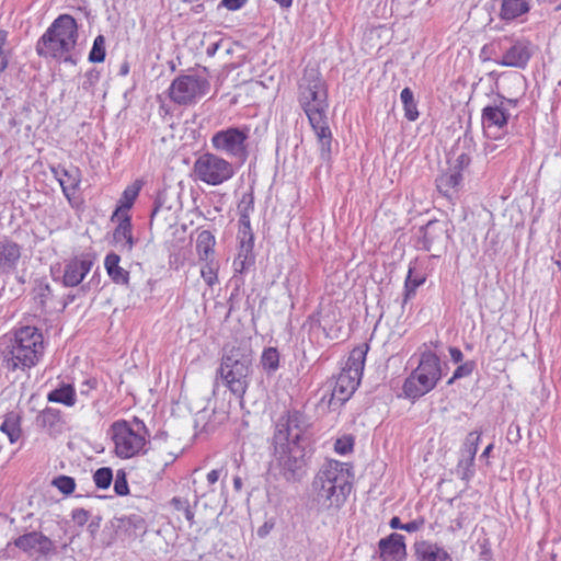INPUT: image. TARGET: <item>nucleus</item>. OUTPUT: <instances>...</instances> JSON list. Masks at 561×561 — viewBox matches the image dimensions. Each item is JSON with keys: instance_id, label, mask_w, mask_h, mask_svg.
I'll return each mask as SVG.
<instances>
[{"instance_id": "nucleus-55", "label": "nucleus", "mask_w": 561, "mask_h": 561, "mask_svg": "<svg viewBox=\"0 0 561 561\" xmlns=\"http://www.w3.org/2000/svg\"><path fill=\"white\" fill-rule=\"evenodd\" d=\"M424 525V520L423 519H414V520H411L409 523H405L402 527L403 530L408 531V533H414V531H417L420 530Z\"/></svg>"}, {"instance_id": "nucleus-44", "label": "nucleus", "mask_w": 561, "mask_h": 561, "mask_svg": "<svg viewBox=\"0 0 561 561\" xmlns=\"http://www.w3.org/2000/svg\"><path fill=\"white\" fill-rule=\"evenodd\" d=\"M432 388H398L397 398L411 399L412 402L427 393Z\"/></svg>"}, {"instance_id": "nucleus-7", "label": "nucleus", "mask_w": 561, "mask_h": 561, "mask_svg": "<svg viewBox=\"0 0 561 561\" xmlns=\"http://www.w3.org/2000/svg\"><path fill=\"white\" fill-rule=\"evenodd\" d=\"M193 172L196 180L213 186L220 185L234 175L232 163L211 152H205L195 160Z\"/></svg>"}, {"instance_id": "nucleus-40", "label": "nucleus", "mask_w": 561, "mask_h": 561, "mask_svg": "<svg viewBox=\"0 0 561 561\" xmlns=\"http://www.w3.org/2000/svg\"><path fill=\"white\" fill-rule=\"evenodd\" d=\"M423 283L424 278L413 277V271L412 268H410L404 284V304L410 299L411 296L415 294L416 288L421 286Z\"/></svg>"}, {"instance_id": "nucleus-61", "label": "nucleus", "mask_w": 561, "mask_h": 561, "mask_svg": "<svg viewBox=\"0 0 561 561\" xmlns=\"http://www.w3.org/2000/svg\"><path fill=\"white\" fill-rule=\"evenodd\" d=\"M270 526L265 523L262 527L257 529L259 537H265L270 531Z\"/></svg>"}, {"instance_id": "nucleus-46", "label": "nucleus", "mask_w": 561, "mask_h": 561, "mask_svg": "<svg viewBox=\"0 0 561 561\" xmlns=\"http://www.w3.org/2000/svg\"><path fill=\"white\" fill-rule=\"evenodd\" d=\"M171 505L173 506L174 510H176L179 512H183L185 518L188 522L193 520L194 513L192 512V510L190 507V503H188V501L186 499L173 497L171 500Z\"/></svg>"}, {"instance_id": "nucleus-12", "label": "nucleus", "mask_w": 561, "mask_h": 561, "mask_svg": "<svg viewBox=\"0 0 561 561\" xmlns=\"http://www.w3.org/2000/svg\"><path fill=\"white\" fill-rule=\"evenodd\" d=\"M510 116L507 106L497 104L496 101L485 106L481 115L484 135L488 138L499 139L506 133Z\"/></svg>"}, {"instance_id": "nucleus-11", "label": "nucleus", "mask_w": 561, "mask_h": 561, "mask_svg": "<svg viewBox=\"0 0 561 561\" xmlns=\"http://www.w3.org/2000/svg\"><path fill=\"white\" fill-rule=\"evenodd\" d=\"M448 365L442 363L439 357L431 352H423L419 366L413 373V377L422 386H436V383L447 374Z\"/></svg>"}, {"instance_id": "nucleus-2", "label": "nucleus", "mask_w": 561, "mask_h": 561, "mask_svg": "<svg viewBox=\"0 0 561 561\" xmlns=\"http://www.w3.org/2000/svg\"><path fill=\"white\" fill-rule=\"evenodd\" d=\"M299 104L317 136L320 156L328 161L332 153V133L328 124V91L316 69L306 70L299 83Z\"/></svg>"}, {"instance_id": "nucleus-4", "label": "nucleus", "mask_w": 561, "mask_h": 561, "mask_svg": "<svg viewBox=\"0 0 561 561\" xmlns=\"http://www.w3.org/2000/svg\"><path fill=\"white\" fill-rule=\"evenodd\" d=\"M78 36L76 20L69 14H61L37 41L36 53L44 58L75 64L71 51L77 45Z\"/></svg>"}, {"instance_id": "nucleus-64", "label": "nucleus", "mask_w": 561, "mask_h": 561, "mask_svg": "<svg viewBox=\"0 0 561 561\" xmlns=\"http://www.w3.org/2000/svg\"><path fill=\"white\" fill-rule=\"evenodd\" d=\"M230 391L236 394V396H240L242 397L244 393H245V390L247 388H242V387H239V388H229Z\"/></svg>"}, {"instance_id": "nucleus-54", "label": "nucleus", "mask_w": 561, "mask_h": 561, "mask_svg": "<svg viewBox=\"0 0 561 561\" xmlns=\"http://www.w3.org/2000/svg\"><path fill=\"white\" fill-rule=\"evenodd\" d=\"M248 0H221L220 5L230 11H236L242 8Z\"/></svg>"}, {"instance_id": "nucleus-41", "label": "nucleus", "mask_w": 561, "mask_h": 561, "mask_svg": "<svg viewBox=\"0 0 561 561\" xmlns=\"http://www.w3.org/2000/svg\"><path fill=\"white\" fill-rule=\"evenodd\" d=\"M0 432L5 434L10 440V443H15L20 438L21 430L18 426L16 422L10 419H5L0 424Z\"/></svg>"}, {"instance_id": "nucleus-36", "label": "nucleus", "mask_w": 561, "mask_h": 561, "mask_svg": "<svg viewBox=\"0 0 561 561\" xmlns=\"http://www.w3.org/2000/svg\"><path fill=\"white\" fill-rule=\"evenodd\" d=\"M237 208L239 221H250V215L254 211V194L252 191L242 195Z\"/></svg>"}, {"instance_id": "nucleus-42", "label": "nucleus", "mask_w": 561, "mask_h": 561, "mask_svg": "<svg viewBox=\"0 0 561 561\" xmlns=\"http://www.w3.org/2000/svg\"><path fill=\"white\" fill-rule=\"evenodd\" d=\"M51 484L66 495L71 494L76 488L75 479L68 476L56 477Z\"/></svg>"}, {"instance_id": "nucleus-19", "label": "nucleus", "mask_w": 561, "mask_h": 561, "mask_svg": "<svg viewBox=\"0 0 561 561\" xmlns=\"http://www.w3.org/2000/svg\"><path fill=\"white\" fill-rule=\"evenodd\" d=\"M378 546L382 561H402L407 554L404 537L397 533L382 538Z\"/></svg>"}, {"instance_id": "nucleus-34", "label": "nucleus", "mask_w": 561, "mask_h": 561, "mask_svg": "<svg viewBox=\"0 0 561 561\" xmlns=\"http://www.w3.org/2000/svg\"><path fill=\"white\" fill-rule=\"evenodd\" d=\"M48 401L72 407L76 403L75 388H55L47 396Z\"/></svg>"}, {"instance_id": "nucleus-56", "label": "nucleus", "mask_w": 561, "mask_h": 561, "mask_svg": "<svg viewBox=\"0 0 561 561\" xmlns=\"http://www.w3.org/2000/svg\"><path fill=\"white\" fill-rule=\"evenodd\" d=\"M507 437L511 442H518L520 438L519 435V426L518 425H511L508 427Z\"/></svg>"}, {"instance_id": "nucleus-3", "label": "nucleus", "mask_w": 561, "mask_h": 561, "mask_svg": "<svg viewBox=\"0 0 561 561\" xmlns=\"http://www.w3.org/2000/svg\"><path fill=\"white\" fill-rule=\"evenodd\" d=\"M353 467L348 462L329 460L322 465L312 481L314 500L323 508L339 510L353 488Z\"/></svg>"}, {"instance_id": "nucleus-29", "label": "nucleus", "mask_w": 561, "mask_h": 561, "mask_svg": "<svg viewBox=\"0 0 561 561\" xmlns=\"http://www.w3.org/2000/svg\"><path fill=\"white\" fill-rule=\"evenodd\" d=\"M214 420H210L208 408H204L198 411L195 416L196 426H202V431L210 432L215 428L216 424L221 423L226 417L227 413L225 411L216 412L213 409Z\"/></svg>"}, {"instance_id": "nucleus-22", "label": "nucleus", "mask_w": 561, "mask_h": 561, "mask_svg": "<svg viewBox=\"0 0 561 561\" xmlns=\"http://www.w3.org/2000/svg\"><path fill=\"white\" fill-rule=\"evenodd\" d=\"M118 217L119 222L113 233L114 242L119 245L121 251L130 252L134 247L130 217L128 214Z\"/></svg>"}, {"instance_id": "nucleus-1", "label": "nucleus", "mask_w": 561, "mask_h": 561, "mask_svg": "<svg viewBox=\"0 0 561 561\" xmlns=\"http://www.w3.org/2000/svg\"><path fill=\"white\" fill-rule=\"evenodd\" d=\"M308 427V419L299 411L282 415L275 424L272 463L282 470L286 480L299 476L305 466L304 450L299 442Z\"/></svg>"}, {"instance_id": "nucleus-16", "label": "nucleus", "mask_w": 561, "mask_h": 561, "mask_svg": "<svg viewBox=\"0 0 561 561\" xmlns=\"http://www.w3.org/2000/svg\"><path fill=\"white\" fill-rule=\"evenodd\" d=\"M238 240L240 248L238 257L234 260L233 264L238 271H242L245 268L247 264H251L254 261V234L250 221H239Z\"/></svg>"}, {"instance_id": "nucleus-8", "label": "nucleus", "mask_w": 561, "mask_h": 561, "mask_svg": "<svg viewBox=\"0 0 561 561\" xmlns=\"http://www.w3.org/2000/svg\"><path fill=\"white\" fill-rule=\"evenodd\" d=\"M249 134L250 128L248 126L228 127L218 130L211 136V147L216 151L243 163L249 157Z\"/></svg>"}, {"instance_id": "nucleus-17", "label": "nucleus", "mask_w": 561, "mask_h": 561, "mask_svg": "<svg viewBox=\"0 0 561 561\" xmlns=\"http://www.w3.org/2000/svg\"><path fill=\"white\" fill-rule=\"evenodd\" d=\"M531 57L530 43L517 39L504 51L502 58L496 60L501 66L524 69Z\"/></svg>"}, {"instance_id": "nucleus-38", "label": "nucleus", "mask_w": 561, "mask_h": 561, "mask_svg": "<svg viewBox=\"0 0 561 561\" xmlns=\"http://www.w3.org/2000/svg\"><path fill=\"white\" fill-rule=\"evenodd\" d=\"M105 59V38L103 35H98L94 38L93 46L89 53V61L102 62Z\"/></svg>"}, {"instance_id": "nucleus-26", "label": "nucleus", "mask_w": 561, "mask_h": 561, "mask_svg": "<svg viewBox=\"0 0 561 561\" xmlns=\"http://www.w3.org/2000/svg\"><path fill=\"white\" fill-rule=\"evenodd\" d=\"M462 174L457 170L449 169L436 179L438 191L445 196H449L453 190H457L462 183Z\"/></svg>"}, {"instance_id": "nucleus-51", "label": "nucleus", "mask_w": 561, "mask_h": 561, "mask_svg": "<svg viewBox=\"0 0 561 561\" xmlns=\"http://www.w3.org/2000/svg\"><path fill=\"white\" fill-rule=\"evenodd\" d=\"M39 420L43 425H54L59 420V411L55 409H45L42 412Z\"/></svg>"}, {"instance_id": "nucleus-53", "label": "nucleus", "mask_w": 561, "mask_h": 561, "mask_svg": "<svg viewBox=\"0 0 561 561\" xmlns=\"http://www.w3.org/2000/svg\"><path fill=\"white\" fill-rule=\"evenodd\" d=\"M471 162V159L470 157L462 152L460 153L457 158H456V161H455V164L453 168H450L451 170H457L459 171V173L462 174V171L468 168V165L470 164Z\"/></svg>"}, {"instance_id": "nucleus-45", "label": "nucleus", "mask_w": 561, "mask_h": 561, "mask_svg": "<svg viewBox=\"0 0 561 561\" xmlns=\"http://www.w3.org/2000/svg\"><path fill=\"white\" fill-rule=\"evenodd\" d=\"M8 32L0 31V73L5 70L9 64L8 48Z\"/></svg>"}, {"instance_id": "nucleus-59", "label": "nucleus", "mask_w": 561, "mask_h": 561, "mask_svg": "<svg viewBox=\"0 0 561 561\" xmlns=\"http://www.w3.org/2000/svg\"><path fill=\"white\" fill-rule=\"evenodd\" d=\"M517 99H507L504 96H500L496 103L502 104L503 106H507V108L510 110V107H515L517 105Z\"/></svg>"}, {"instance_id": "nucleus-23", "label": "nucleus", "mask_w": 561, "mask_h": 561, "mask_svg": "<svg viewBox=\"0 0 561 561\" xmlns=\"http://www.w3.org/2000/svg\"><path fill=\"white\" fill-rule=\"evenodd\" d=\"M530 10V0H502L500 18L504 21H513Z\"/></svg>"}, {"instance_id": "nucleus-62", "label": "nucleus", "mask_w": 561, "mask_h": 561, "mask_svg": "<svg viewBox=\"0 0 561 561\" xmlns=\"http://www.w3.org/2000/svg\"><path fill=\"white\" fill-rule=\"evenodd\" d=\"M219 47V43H214L210 46L207 47L206 54L208 56H214Z\"/></svg>"}, {"instance_id": "nucleus-14", "label": "nucleus", "mask_w": 561, "mask_h": 561, "mask_svg": "<svg viewBox=\"0 0 561 561\" xmlns=\"http://www.w3.org/2000/svg\"><path fill=\"white\" fill-rule=\"evenodd\" d=\"M417 244L425 251L442 250L446 248L448 236V224L440 220H430L419 230Z\"/></svg>"}, {"instance_id": "nucleus-43", "label": "nucleus", "mask_w": 561, "mask_h": 561, "mask_svg": "<svg viewBox=\"0 0 561 561\" xmlns=\"http://www.w3.org/2000/svg\"><path fill=\"white\" fill-rule=\"evenodd\" d=\"M100 71H98L94 68L90 69L84 73L83 79L80 83V89H82L85 92L93 93V89L100 81Z\"/></svg>"}, {"instance_id": "nucleus-30", "label": "nucleus", "mask_w": 561, "mask_h": 561, "mask_svg": "<svg viewBox=\"0 0 561 561\" xmlns=\"http://www.w3.org/2000/svg\"><path fill=\"white\" fill-rule=\"evenodd\" d=\"M356 388H332L329 399L323 394L321 402L327 401L328 408L335 410L343 405L353 394Z\"/></svg>"}, {"instance_id": "nucleus-21", "label": "nucleus", "mask_w": 561, "mask_h": 561, "mask_svg": "<svg viewBox=\"0 0 561 561\" xmlns=\"http://www.w3.org/2000/svg\"><path fill=\"white\" fill-rule=\"evenodd\" d=\"M92 262L75 257L70 260L64 271L62 282L65 286L73 287L79 285L84 276L90 272Z\"/></svg>"}, {"instance_id": "nucleus-39", "label": "nucleus", "mask_w": 561, "mask_h": 561, "mask_svg": "<svg viewBox=\"0 0 561 561\" xmlns=\"http://www.w3.org/2000/svg\"><path fill=\"white\" fill-rule=\"evenodd\" d=\"M93 481L99 489H107L113 481V471L108 467L98 469L93 474Z\"/></svg>"}, {"instance_id": "nucleus-48", "label": "nucleus", "mask_w": 561, "mask_h": 561, "mask_svg": "<svg viewBox=\"0 0 561 561\" xmlns=\"http://www.w3.org/2000/svg\"><path fill=\"white\" fill-rule=\"evenodd\" d=\"M114 491L117 495H127L129 492L126 474L124 471L118 470L114 480Z\"/></svg>"}, {"instance_id": "nucleus-28", "label": "nucleus", "mask_w": 561, "mask_h": 561, "mask_svg": "<svg viewBox=\"0 0 561 561\" xmlns=\"http://www.w3.org/2000/svg\"><path fill=\"white\" fill-rule=\"evenodd\" d=\"M420 561H449V554L440 547L422 542L416 547Z\"/></svg>"}, {"instance_id": "nucleus-27", "label": "nucleus", "mask_w": 561, "mask_h": 561, "mask_svg": "<svg viewBox=\"0 0 561 561\" xmlns=\"http://www.w3.org/2000/svg\"><path fill=\"white\" fill-rule=\"evenodd\" d=\"M216 240L214 234L208 230H203L198 233L196 240V252L199 261L214 259V247Z\"/></svg>"}, {"instance_id": "nucleus-50", "label": "nucleus", "mask_w": 561, "mask_h": 561, "mask_svg": "<svg viewBox=\"0 0 561 561\" xmlns=\"http://www.w3.org/2000/svg\"><path fill=\"white\" fill-rule=\"evenodd\" d=\"M468 462H469V457H463L458 462V469L461 470V477H462V479H466V480H469L470 478H472V476L474 473V470H473L474 461H471L470 465Z\"/></svg>"}, {"instance_id": "nucleus-32", "label": "nucleus", "mask_w": 561, "mask_h": 561, "mask_svg": "<svg viewBox=\"0 0 561 561\" xmlns=\"http://www.w3.org/2000/svg\"><path fill=\"white\" fill-rule=\"evenodd\" d=\"M260 364L265 373H275L279 366V353L277 348L272 346L264 348L261 355Z\"/></svg>"}, {"instance_id": "nucleus-9", "label": "nucleus", "mask_w": 561, "mask_h": 561, "mask_svg": "<svg viewBox=\"0 0 561 561\" xmlns=\"http://www.w3.org/2000/svg\"><path fill=\"white\" fill-rule=\"evenodd\" d=\"M252 353L247 347H232L224 355L220 365V376L228 383H248L252 366Z\"/></svg>"}, {"instance_id": "nucleus-60", "label": "nucleus", "mask_w": 561, "mask_h": 561, "mask_svg": "<svg viewBox=\"0 0 561 561\" xmlns=\"http://www.w3.org/2000/svg\"><path fill=\"white\" fill-rule=\"evenodd\" d=\"M390 527L393 529H402L403 525L398 516H394L390 519Z\"/></svg>"}, {"instance_id": "nucleus-31", "label": "nucleus", "mask_w": 561, "mask_h": 561, "mask_svg": "<svg viewBox=\"0 0 561 561\" xmlns=\"http://www.w3.org/2000/svg\"><path fill=\"white\" fill-rule=\"evenodd\" d=\"M400 99L403 104L405 118L410 122L416 121L419 118V111L412 90L410 88H404L401 91Z\"/></svg>"}, {"instance_id": "nucleus-33", "label": "nucleus", "mask_w": 561, "mask_h": 561, "mask_svg": "<svg viewBox=\"0 0 561 561\" xmlns=\"http://www.w3.org/2000/svg\"><path fill=\"white\" fill-rule=\"evenodd\" d=\"M32 295L37 309L44 311L47 307V301L51 297V289L48 284L37 282L32 290Z\"/></svg>"}, {"instance_id": "nucleus-49", "label": "nucleus", "mask_w": 561, "mask_h": 561, "mask_svg": "<svg viewBox=\"0 0 561 561\" xmlns=\"http://www.w3.org/2000/svg\"><path fill=\"white\" fill-rule=\"evenodd\" d=\"M473 368H474L473 362H467V363L458 366L455 369V371L453 373V376L447 380V383L450 385L455 380H457L461 377L469 376L473 371Z\"/></svg>"}, {"instance_id": "nucleus-35", "label": "nucleus", "mask_w": 561, "mask_h": 561, "mask_svg": "<svg viewBox=\"0 0 561 561\" xmlns=\"http://www.w3.org/2000/svg\"><path fill=\"white\" fill-rule=\"evenodd\" d=\"M201 262H202L201 275H202L204 282L209 287H213L218 282L219 263L215 259L205 260V261H201Z\"/></svg>"}, {"instance_id": "nucleus-63", "label": "nucleus", "mask_w": 561, "mask_h": 561, "mask_svg": "<svg viewBox=\"0 0 561 561\" xmlns=\"http://www.w3.org/2000/svg\"><path fill=\"white\" fill-rule=\"evenodd\" d=\"M242 479L240 477H234L233 478V488L237 492L241 491L242 489Z\"/></svg>"}, {"instance_id": "nucleus-13", "label": "nucleus", "mask_w": 561, "mask_h": 561, "mask_svg": "<svg viewBox=\"0 0 561 561\" xmlns=\"http://www.w3.org/2000/svg\"><path fill=\"white\" fill-rule=\"evenodd\" d=\"M368 344H363L352 350L350 356L339 374L335 386H359L365 366Z\"/></svg>"}, {"instance_id": "nucleus-18", "label": "nucleus", "mask_w": 561, "mask_h": 561, "mask_svg": "<svg viewBox=\"0 0 561 561\" xmlns=\"http://www.w3.org/2000/svg\"><path fill=\"white\" fill-rule=\"evenodd\" d=\"M22 257V247L9 239L0 240V276L16 272Z\"/></svg>"}, {"instance_id": "nucleus-10", "label": "nucleus", "mask_w": 561, "mask_h": 561, "mask_svg": "<svg viewBox=\"0 0 561 561\" xmlns=\"http://www.w3.org/2000/svg\"><path fill=\"white\" fill-rule=\"evenodd\" d=\"M210 89V82L196 75H182L176 77L170 88V99L179 105H191L206 95Z\"/></svg>"}, {"instance_id": "nucleus-58", "label": "nucleus", "mask_w": 561, "mask_h": 561, "mask_svg": "<svg viewBox=\"0 0 561 561\" xmlns=\"http://www.w3.org/2000/svg\"><path fill=\"white\" fill-rule=\"evenodd\" d=\"M221 470L214 469L207 474V482L209 485L215 484L220 478Z\"/></svg>"}, {"instance_id": "nucleus-37", "label": "nucleus", "mask_w": 561, "mask_h": 561, "mask_svg": "<svg viewBox=\"0 0 561 561\" xmlns=\"http://www.w3.org/2000/svg\"><path fill=\"white\" fill-rule=\"evenodd\" d=\"M480 440V435L477 432H471L468 434L466 442L463 444L462 456L469 457V465L471 461H474L476 454L478 450V445Z\"/></svg>"}, {"instance_id": "nucleus-5", "label": "nucleus", "mask_w": 561, "mask_h": 561, "mask_svg": "<svg viewBox=\"0 0 561 561\" xmlns=\"http://www.w3.org/2000/svg\"><path fill=\"white\" fill-rule=\"evenodd\" d=\"M7 339L4 356L8 368L25 370L35 366L43 355V335L35 327H21Z\"/></svg>"}, {"instance_id": "nucleus-24", "label": "nucleus", "mask_w": 561, "mask_h": 561, "mask_svg": "<svg viewBox=\"0 0 561 561\" xmlns=\"http://www.w3.org/2000/svg\"><path fill=\"white\" fill-rule=\"evenodd\" d=\"M121 257L116 253H108L104 260V266L111 279L118 285H128L129 273L119 266Z\"/></svg>"}, {"instance_id": "nucleus-15", "label": "nucleus", "mask_w": 561, "mask_h": 561, "mask_svg": "<svg viewBox=\"0 0 561 561\" xmlns=\"http://www.w3.org/2000/svg\"><path fill=\"white\" fill-rule=\"evenodd\" d=\"M14 545L28 556L38 554L47 557L55 551V545L51 539L39 531H31L19 536L14 540Z\"/></svg>"}, {"instance_id": "nucleus-25", "label": "nucleus", "mask_w": 561, "mask_h": 561, "mask_svg": "<svg viewBox=\"0 0 561 561\" xmlns=\"http://www.w3.org/2000/svg\"><path fill=\"white\" fill-rule=\"evenodd\" d=\"M142 187V181L136 180L130 185H128L119 199L121 205L115 210L112 219L114 217L124 216L131 208L135 199L137 198L140 190Z\"/></svg>"}, {"instance_id": "nucleus-20", "label": "nucleus", "mask_w": 561, "mask_h": 561, "mask_svg": "<svg viewBox=\"0 0 561 561\" xmlns=\"http://www.w3.org/2000/svg\"><path fill=\"white\" fill-rule=\"evenodd\" d=\"M50 170L54 178L59 182L62 193L70 201L71 195L76 193L81 182L80 170L77 167L66 169L60 165L53 167Z\"/></svg>"}, {"instance_id": "nucleus-6", "label": "nucleus", "mask_w": 561, "mask_h": 561, "mask_svg": "<svg viewBox=\"0 0 561 561\" xmlns=\"http://www.w3.org/2000/svg\"><path fill=\"white\" fill-rule=\"evenodd\" d=\"M147 427L138 417L133 421L117 420L107 430V436L114 444V453L122 459L140 454L147 443Z\"/></svg>"}, {"instance_id": "nucleus-52", "label": "nucleus", "mask_w": 561, "mask_h": 561, "mask_svg": "<svg viewBox=\"0 0 561 561\" xmlns=\"http://www.w3.org/2000/svg\"><path fill=\"white\" fill-rule=\"evenodd\" d=\"M71 517L77 525L83 526L89 520L90 513L84 508H76L72 511Z\"/></svg>"}, {"instance_id": "nucleus-47", "label": "nucleus", "mask_w": 561, "mask_h": 561, "mask_svg": "<svg viewBox=\"0 0 561 561\" xmlns=\"http://www.w3.org/2000/svg\"><path fill=\"white\" fill-rule=\"evenodd\" d=\"M354 438L350 435L337 438L334 444V450L340 455H346L353 450Z\"/></svg>"}, {"instance_id": "nucleus-57", "label": "nucleus", "mask_w": 561, "mask_h": 561, "mask_svg": "<svg viewBox=\"0 0 561 561\" xmlns=\"http://www.w3.org/2000/svg\"><path fill=\"white\" fill-rule=\"evenodd\" d=\"M449 354L454 363L458 364L462 360L463 354L462 352L457 347H450Z\"/></svg>"}]
</instances>
